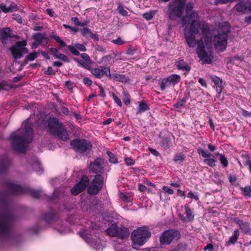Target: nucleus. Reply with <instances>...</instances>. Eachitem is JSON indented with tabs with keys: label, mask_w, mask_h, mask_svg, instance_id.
<instances>
[{
	"label": "nucleus",
	"mask_w": 251,
	"mask_h": 251,
	"mask_svg": "<svg viewBox=\"0 0 251 251\" xmlns=\"http://www.w3.org/2000/svg\"><path fill=\"white\" fill-rule=\"evenodd\" d=\"M72 21L74 22L75 25H82V26H83V25H84L83 24H81L79 22V21L77 17H73L72 18Z\"/></svg>",
	"instance_id": "nucleus-59"
},
{
	"label": "nucleus",
	"mask_w": 251,
	"mask_h": 251,
	"mask_svg": "<svg viewBox=\"0 0 251 251\" xmlns=\"http://www.w3.org/2000/svg\"><path fill=\"white\" fill-rule=\"evenodd\" d=\"M188 197L191 199H195L196 201H198L199 200V197L198 195L193 193L192 192H190L188 194Z\"/></svg>",
	"instance_id": "nucleus-61"
},
{
	"label": "nucleus",
	"mask_w": 251,
	"mask_h": 251,
	"mask_svg": "<svg viewBox=\"0 0 251 251\" xmlns=\"http://www.w3.org/2000/svg\"><path fill=\"white\" fill-rule=\"evenodd\" d=\"M37 57V54L36 51H33L32 52L30 53L27 56V59L29 61H33L35 58H36Z\"/></svg>",
	"instance_id": "nucleus-47"
},
{
	"label": "nucleus",
	"mask_w": 251,
	"mask_h": 251,
	"mask_svg": "<svg viewBox=\"0 0 251 251\" xmlns=\"http://www.w3.org/2000/svg\"><path fill=\"white\" fill-rule=\"evenodd\" d=\"M103 161L100 158H97L94 161L91 162L89 165L90 171L94 174L101 173L103 168L102 166Z\"/></svg>",
	"instance_id": "nucleus-16"
},
{
	"label": "nucleus",
	"mask_w": 251,
	"mask_h": 251,
	"mask_svg": "<svg viewBox=\"0 0 251 251\" xmlns=\"http://www.w3.org/2000/svg\"><path fill=\"white\" fill-rule=\"evenodd\" d=\"M50 36L51 38L54 39L56 42L59 43L61 47H64L66 46V44L65 42L61 40V39L58 36L50 35Z\"/></svg>",
	"instance_id": "nucleus-32"
},
{
	"label": "nucleus",
	"mask_w": 251,
	"mask_h": 251,
	"mask_svg": "<svg viewBox=\"0 0 251 251\" xmlns=\"http://www.w3.org/2000/svg\"><path fill=\"white\" fill-rule=\"evenodd\" d=\"M75 47L77 48V50L78 51L79 50L81 51H86V48L84 46V45H83V44H81L79 43H75Z\"/></svg>",
	"instance_id": "nucleus-48"
},
{
	"label": "nucleus",
	"mask_w": 251,
	"mask_h": 251,
	"mask_svg": "<svg viewBox=\"0 0 251 251\" xmlns=\"http://www.w3.org/2000/svg\"><path fill=\"white\" fill-rule=\"evenodd\" d=\"M184 36L188 46L194 48L203 64H211L213 59L211 30L209 25L203 21L193 20L190 28L184 30Z\"/></svg>",
	"instance_id": "nucleus-1"
},
{
	"label": "nucleus",
	"mask_w": 251,
	"mask_h": 251,
	"mask_svg": "<svg viewBox=\"0 0 251 251\" xmlns=\"http://www.w3.org/2000/svg\"><path fill=\"white\" fill-rule=\"evenodd\" d=\"M185 5L174 0L171 1L168 4L167 14L169 18L171 20H175L177 18H182V15L185 9Z\"/></svg>",
	"instance_id": "nucleus-7"
},
{
	"label": "nucleus",
	"mask_w": 251,
	"mask_h": 251,
	"mask_svg": "<svg viewBox=\"0 0 251 251\" xmlns=\"http://www.w3.org/2000/svg\"><path fill=\"white\" fill-rule=\"evenodd\" d=\"M169 84V82L168 81L166 78H164L161 80L160 82V90L162 91H163L165 90L167 86H168Z\"/></svg>",
	"instance_id": "nucleus-37"
},
{
	"label": "nucleus",
	"mask_w": 251,
	"mask_h": 251,
	"mask_svg": "<svg viewBox=\"0 0 251 251\" xmlns=\"http://www.w3.org/2000/svg\"><path fill=\"white\" fill-rule=\"evenodd\" d=\"M218 155L220 156V160L223 167L226 168L228 165V161L226 157L222 154L218 153Z\"/></svg>",
	"instance_id": "nucleus-33"
},
{
	"label": "nucleus",
	"mask_w": 251,
	"mask_h": 251,
	"mask_svg": "<svg viewBox=\"0 0 251 251\" xmlns=\"http://www.w3.org/2000/svg\"><path fill=\"white\" fill-rule=\"evenodd\" d=\"M33 168L36 171H40L43 170L42 165L39 163H37L34 165Z\"/></svg>",
	"instance_id": "nucleus-62"
},
{
	"label": "nucleus",
	"mask_w": 251,
	"mask_h": 251,
	"mask_svg": "<svg viewBox=\"0 0 251 251\" xmlns=\"http://www.w3.org/2000/svg\"><path fill=\"white\" fill-rule=\"evenodd\" d=\"M136 50H137L136 49L133 48L131 47H129L127 50L126 53L127 54L133 55L135 53Z\"/></svg>",
	"instance_id": "nucleus-51"
},
{
	"label": "nucleus",
	"mask_w": 251,
	"mask_h": 251,
	"mask_svg": "<svg viewBox=\"0 0 251 251\" xmlns=\"http://www.w3.org/2000/svg\"><path fill=\"white\" fill-rule=\"evenodd\" d=\"M106 233L112 237H117L122 239H124L128 237L129 230L124 226L118 227L116 224H112L111 226L105 230Z\"/></svg>",
	"instance_id": "nucleus-9"
},
{
	"label": "nucleus",
	"mask_w": 251,
	"mask_h": 251,
	"mask_svg": "<svg viewBox=\"0 0 251 251\" xmlns=\"http://www.w3.org/2000/svg\"><path fill=\"white\" fill-rule=\"evenodd\" d=\"M110 67H103L100 68H91L89 70L91 74L97 78L100 79L104 75L108 76V75L109 74Z\"/></svg>",
	"instance_id": "nucleus-17"
},
{
	"label": "nucleus",
	"mask_w": 251,
	"mask_h": 251,
	"mask_svg": "<svg viewBox=\"0 0 251 251\" xmlns=\"http://www.w3.org/2000/svg\"><path fill=\"white\" fill-rule=\"evenodd\" d=\"M240 232L238 229H236L234 230V234L230 237L229 240L226 242V246H229L231 244H235L239 236Z\"/></svg>",
	"instance_id": "nucleus-22"
},
{
	"label": "nucleus",
	"mask_w": 251,
	"mask_h": 251,
	"mask_svg": "<svg viewBox=\"0 0 251 251\" xmlns=\"http://www.w3.org/2000/svg\"><path fill=\"white\" fill-rule=\"evenodd\" d=\"M113 99L115 101V102L120 107L122 105V103L120 100V99L115 94H112Z\"/></svg>",
	"instance_id": "nucleus-57"
},
{
	"label": "nucleus",
	"mask_w": 251,
	"mask_h": 251,
	"mask_svg": "<svg viewBox=\"0 0 251 251\" xmlns=\"http://www.w3.org/2000/svg\"><path fill=\"white\" fill-rule=\"evenodd\" d=\"M89 37L94 39L96 41H98L100 40L99 36L96 34H94L92 31L90 34Z\"/></svg>",
	"instance_id": "nucleus-63"
},
{
	"label": "nucleus",
	"mask_w": 251,
	"mask_h": 251,
	"mask_svg": "<svg viewBox=\"0 0 251 251\" xmlns=\"http://www.w3.org/2000/svg\"><path fill=\"white\" fill-rule=\"evenodd\" d=\"M203 162L210 167H214L216 166V161L213 158L204 159Z\"/></svg>",
	"instance_id": "nucleus-41"
},
{
	"label": "nucleus",
	"mask_w": 251,
	"mask_h": 251,
	"mask_svg": "<svg viewBox=\"0 0 251 251\" xmlns=\"http://www.w3.org/2000/svg\"><path fill=\"white\" fill-rule=\"evenodd\" d=\"M6 185L9 195L28 193L34 198H39L42 196V193L40 191L24 187L11 181L7 182Z\"/></svg>",
	"instance_id": "nucleus-6"
},
{
	"label": "nucleus",
	"mask_w": 251,
	"mask_h": 251,
	"mask_svg": "<svg viewBox=\"0 0 251 251\" xmlns=\"http://www.w3.org/2000/svg\"><path fill=\"white\" fill-rule=\"evenodd\" d=\"M75 60L80 65L84 67L85 69L90 70L91 69L90 64L91 62H87L85 61L75 58Z\"/></svg>",
	"instance_id": "nucleus-28"
},
{
	"label": "nucleus",
	"mask_w": 251,
	"mask_h": 251,
	"mask_svg": "<svg viewBox=\"0 0 251 251\" xmlns=\"http://www.w3.org/2000/svg\"><path fill=\"white\" fill-rule=\"evenodd\" d=\"M233 220L239 226L240 229L244 233L251 234V228L248 222H244L238 218H234Z\"/></svg>",
	"instance_id": "nucleus-18"
},
{
	"label": "nucleus",
	"mask_w": 251,
	"mask_h": 251,
	"mask_svg": "<svg viewBox=\"0 0 251 251\" xmlns=\"http://www.w3.org/2000/svg\"><path fill=\"white\" fill-rule=\"evenodd\" d=\"M214 250V249L213 246L211 244H208L207 246L204 248V251L208 250V251H213Z\"/></svg>",
	"instance_id": "nucleus-64"
},
{
	"label": "nucleus",
	"mask_w": 251,
	"mask_h": 251,
	"mask_svg": "<svg viewBox=\"0 0 251 251\" xmlns=\"http://www.w3.org/2000/svg\"><path fill=\"white\" fill-rule=\"evenodd\" d=\"M234 10L241 14L251 12V2L249 0H244L236 4L234 7Z\"/></svg>",
	"instance_id": "nucleus-15"
},
{
	"label": "nucleus",
	"mask_w": 251,
	"mask_h": 251,
	"mask_svg": "<svg viewBox=\"0 0 251 251\" xmlns=\"http://www.w3.org/2000/svg\"><path fill=\"white\" fill-rule=\"evenodd\" d=\"M186 102V98H183L182 99L178 100L176 103L174 105V107L176 108H180Z\"/></svg>",
	"instance_id": "nucleus-40"
},
{
	"label": "nucleus",
	"mask_w": 251,
	"mask_h": 251,
	"mask_svg": "<svg viewBox=\"0 0 251 251\" xmlns=\"http://www.w3.org/2000/svg\"><path fill=\"white\" fill-rule=\"evenodd\" d=\"M45 73L48 75H54L55 72L53 70L51 67H48L46 71H45Z\"/></svg>",
	"instance_id": "nucleus-55"
},
{
	"label": "nucleus",
	"mask_w": 251,
	"mask_h": 251,
	"mask_svg": "<svg viewBox=\"0 0 251 251\" xmlns=\"http://www.w3.org/2000/svg\"><path fill=\"white\" fill-rule=\"evenodd\" d=\"M169 83H172L173 85L177 84L180 80V76L178 75L173 74L166 77Z\"/></svg>",
	"instance_id": "nucleus-24"
},
{
	"label": "nucleus",
	"mask_w": 251,
	"mask_h": 251,
	"mask_svg": "<svg viewBox=\"0 0 251 251\" xmlns=\"http://www.w3.org/2000/svg\"><path fill=\"white\" fill-rule=\"evenodd\" d=\"M184 208L185 210V213L187 219L190 221H192L194 219V215L193 214L192 210L188 204H186L184 205Z\"/></svg>",
	"instance_id": "nucleus-25"
},
{
	"label": "nucleus",
	"mask_w": 251,
	"mask_h": 251,
	"mask_svg": "<svg viewBox=\"0 0 251 251\" xmlns=\"http://www.w3.org/2000/svg\"><path fill=\"white\" fill-rule=\"evenodd\" d=\"M80 56L84 61H85L87 62H91V58L87 54L83 53L80 54Z\"/></svg>",
	"instance_id": "nucleus-50"
},
{
	"label": "nucleus",
	"mask_w": 251,
	"mask_h": 251,
	"mask_svg": "<svg viewBox=\"0 0 251 251\" xmlns=\"http://www.w3.org/2000/svg\"><path fill=\"white\" fill-rule=\"evenodd\" d=\"M70 145L76 151L81 153L89 151L92 147L91 143L85 139L73 140Z\"/></svg>",
	"instance_id": "nucleus-11"
},
{
	"label": "nucleus",
	"mask_w": 251,
	"mask_h": 251,
	"mask_svg": "<svg viewBox=\"0 0 251 251\" xmlns=\"http://www.w3.org/2000/svg\"><path fill=\"white\" fill-rule=\"evenodd\" d=\"M67 49L74 55L77 56L80 54V53L79 51L77 50V48L75 47V45L74 46L72 45H69L67 46Z\"/></svg>",
	"instance_id": "nucleus-36"
},
{
	"label": "nucleus",
	"mask_w": 251,
	"mask_h": 251,
	"mask_svg": "<svg viewBox=\"0 0 251 251\" xmlns=\"http://www.w3.org/2000/svg\"><path fill=\"white\" fill-rule=\"evenodd\" d=\"M120 197L123 201L126 202H128L130 201V198L126 194L123 193L120 194Z\"/></svg>",
	"instance_id": "nucleus-45"
},
{
	"label": "nucleus",
	"mask_w": 251,
	"mask_h": 251,
	"mask_svg": "<svg viewBox=\"0 0 251 251\" xmlns=\"http://www.w3.org/2000/svg\"><path fill=\"white\" fill-rule=\"evenodd\" d=\"M33 39L38 43V44L46 46L49 42L48 38L45 37L41 33H35L33 35Z\"/></svg>",
	"instance_id": "nucleus-19"
},
{
	"label": "nucleus",
	"mask_w": 251,
	"mask_h": 251,
	"mask_svg": "<svg viewBox=\"0 0 251 251\" xmlns=\"http://www.w3.org/2000/svg\"><path fill=\"white\" fill-rule=\"evenodd\" d=\"M123 93H124V95L125 96V98L124 99V103L126 105H127L129 104L130 102V100L128 98L129 95L128 94H126V93L125 91L123 92Z\"/></svg>",
	"instance_id": "nucleus-60"
},
{
	"label": "nucleus",
	"mask_w": 251,
	"mask_h": 251,
	"mask_svg": "<svg viewBox=\"0 0 251 251\" xmlns=\"http://www.w3.org/2000/svg\"><path fill=\"white\" fill-rule=\"evenodd\" d=\"M50 51L51 52V53L53 55V56L56 58H57L58 53H59L58 50L54 48H50Z\"/></svg>",
	"instance_id": "nucleus-54"
},
{
	"label": "nucleus",
	"mask_w": 251,
	"mask_h": 251,
	"mask_svg": "<svg viewBox=\"0 0 251 251\" xmlns=\"http://www.w3.org/2000/svg\"><path fill=\"white\" fill-rule=\"evenodd\" d=\"M151 234L149 228L145 226L133 230L131 235L132 247L136 249L143 245L146 242V239L151 236Z\"/></svg>",
	"instance_id": "nucleus-5"
},
{
	"label": "nucleus",
	"mask_w": 251,
	"mask_h": 251,
	"mask_svg": "<svg viewBox=\"0 0 251 251\" xmlns=\"http://www.w3.org/2000/svg\"><path fill=\"white\" fill-rule=\"evenodd\" d=\"M125 161L127 166L133 165L134 164V160L131 157H126Z\"/></svg>",
	"instance_id": "nucleus-52"
},
{
	"label": "nucleus",
	"mask_w": 251,
	"mask_h": 251,
	"mask_svg": "<svg viewBox=\"0 0 251 251\" xmlns=\"http://www.w3.org/2000/svg\"><path fill=\"white\" fill-rule=\"evenodd\" d=\"M185 155L183 153L176 154L174 156V160L175 161H183L185 159Z\"/></svg>",
	"instance_id": "nucleus-42"
},
{
	"label": "nucleus",
	"mask_w": 251,
	"mask_h": 251,
	"mask_svg": "<svg viewBox=\"0 0 251 251\" xmlns=\"http://www.w3.org/2000/svg\"><path fill=\"white\" fill-rule=\"evenodd\" d=\"M1 36L2 38L5 40L11 38V35L10 34V29L9 28H4L2 30V32L1 33Z\"/></svg>",
	"instance_id": "nucleus-30"
},
{
	"label": "nucleus",
	"mask_w": 251,
	"mask_h": 251,
	"mask_svg": "<svg viewBox=\"0 0 251 251\" xmlns=\"http://www.w3.org/2000/svg\"><path fill=\"white\" fill-rule=\"evenodd\" d=\"M241 191L244 193L243 195L245 197H251V187L249 186L245 187H241Z\"/></svg>",
	"instance_id": "nucleus-29"
},
{
	"label": "nucleus",
	"mask_w": 251,
	"mask_h": 251,
	"mask_svg": "<svg viewBox=\"0 0 251 251\" xmlns=\"http://www.w3.org/2000/svg\"><path fill=\"white\" fill-rule=\"evenodd\" d=\"M179 232L176 229H168L160 236V245H170L173 241L177 240L180 237Z\"/></svg>",
	"instance_id": "nucleus-10"
},
{
	"label": "nucleus",
	"mask_w": 251,
	"mask_h": 251,
	"mask_svg": "<svg viewBox=\"0 0 251 251\" xmlns=\"http://www.w3.org/2000/svg\"><path fill=\"white\" fill-rule=\"evenodd\" d=\"M89 183V179L86 176H83L80 180L72 189L71 193L73 195H77L85 189Z\"/></svg>",
	"instance_id": "nucleus-14"
},
{
	"label": "nucleus",
	"mask_w": 251,
	"mask_h": 251,
	"mask_svg": "<svg viewBox=\"0 0 251 251\" xmlns=\"http://www.w3.org/2000/svg\"><path fill=\"white\" fill-rule=\"evenodd\" d=\"M149 109V106L145 102L141 101L139 102L138 111V113H141Z\"/></svg>",
	"instance_id": "nucleus-27"
},
{
	"label": "nucleus",
	"mask_w": 251,
	"mask_h": 251,
	"mask_svg": "<svg viewBox=\"0 0 251 251\" xmlns=\"http://www.w3.org/2000/svg\"><path fill=\"white\" fill-rule=\"evenodd\" d=\"M163 190H164L165 193H168V194L170 195H172L174 193V191L172 189L166 186H163Z\"/></svg>",
	"instance_id": "nucleus-53"
},
{
	"label": "nucleus",
	"mask_w": 251,
	"mask_h": 251,
	"mask_svg": "<svg viewBox=\"0 0 251 251\" xmlns=\"http://www.w3.org/2000/svg\"><path fill=\"white\" fill-rule=\"evenodd\" d=\"M230 25L228 23L225 22L220 26L219 33L214 37L215 48L219 51L226 50L228 39V33L230 32Z\"/></svg>",
	"instance_id": "nucleus-3"
},
{
	"label": "nucleus",
	"mask_w": 251,
	"mask_h": 251,
	"mask_svg": "<svg viewBox=\"0 0 251 251\" xmlns=\"http://www.w3.org/2000/svg\"><path fill=\"white\" fill-rule=\"evenodd\" d=\"M211 78L214 83L216 91L219 94V96H220L222 92V80L215 75L212 76Z\"/></svg>",
	"instance_id": "nucleus-20"
},
{
	"label": "nucleus",
	"mask_w": 251,
	"mask_h": 251,
	"mask_svg": "<svg viewBox=\"0 0 251 251\" xmlns=\"http://www.w3.org/2000/svg\"><path fill=\"white\" fill-rule=\"evenodd\" d=\"M242 157L243 159V164L244 165H248L249 167L251 165V160L249 154H242Z\"/></svg>",
	"instance_id": "nucleus-35"
},
{
	"label": "nucleus",
	"mask_w": 251,
	"mask_h": 251,
	"mask_svg": "<svg viewBox=\"0 0 251 251\" xmlns=\"http://www.w3.org/2000/svg\"><path fill=\"white\" fill-rule=\"evenodd\" d=\"M54 217V214L53 213H50L48 214H46L44 217V220L47 222H50L53 220V218Z\"/></svg>",
	"instance_id": "nucleus-46"
},
{
	"label": "nucleus",
	"mask_w": 251,
	"mask_h": 251,
	"mask_svg": "<svg viewBox=\"0 0 251 251\" xmlns=\"http://www.w3.org/2000/svg\"><path fill=\"white\" fill-rule=\"evenodd\" d=\"M108 77L110 79L120 82H126L127 80L126 77L124 75L117 74H111L110 70H109V74L108 75Z\"/></svg>",
	"instance_id": "nucleus-21"
},
{
	"label": "nucleus",
	"mask_w": 251,
	"mask_h": 251,
	"mask_svg": "<svg viewBox=\"0 0 251 251\" xmlns=\"http://www.w3.org/2000/svg\"><path fill=\"white\" fill-rule=\"evenodd\" d=\"M56 58L60 59V60L65 62H69L70 61L69 59L68 56H67L66 55L59 53H58V55L57 56Z\"/></svg>",
	"instance_id": "nucleus-44"
},
{
	"label": "nucleus",
	"mask_w": 251,
	"mask_h": 251,
	"mask_svg": "<svg viewBox=\"0 0 251 251\" xmlns=\"http://www.w3.org/2000/svg\"><path fill=\"white\" fill-rule=\"evenodd\" d=\"M13 221L12 215L8 212L0 213V235H7Z\"/></svg>",
	"instance_id": "nucleus-8"
},
{
	"label": "nucleus",
	"mask_w": 251,
	"mask_h": 251,
	"mask_svg": "<svg viewBox=\"0 0 251 251\" xmlns=\"http://www.w3.org/2000/svg\"><path fill=\"white\" fill-rule=\"evenodd\" d=\"M177 69L179 70H185L189 71L191 67L183 59L179 60L176 64Z\"/></svg>",
	"instance_id": "nucleus-23"
},
{
	"label": "nucleus",
	"mask_w": 251,
	"mask_h": 251,
	"mask_svg": "<svg viewBox=\"0 0 251 251\" xmlns=\"http://www.w3.org/2000/svg\"><path fill=\"white\" fill-rule=\"evenodd\" d=\"M26 44V43L25 41L23 42H18L16 46L11 48L12 55L15 59L21 58L24 54L28 52V50L24 47Z\"/></svg>",
	"instance_id": "nucleus-13"
},
{
	"label": "nucleus",
	"mask_w": 251,
	"mask_h": 251,
	"mask_svg": "<svg viewBox=\"0 0 251 251\" xmlns=\"http://www.w3.org/2000/svg\"><path fill=\"white\" fill-rule=\"evenodd\" d=\"M0 8L1 10L4 12V13H7L9 12L12 11L13 9H16V6L14 5L11 4L8 7H6L5 5L4 4H1L0 5Z\"/></svg>",
	"instance_id": "nucleus-31"
},
{
	"label": "nucleus",
	"mask_w": 251,
	"mask_h": 251,
	"mask_svg": "<svg viewBox=\"0 0 251 251\" xmlns=\"http://www.w3.org/2000/svg\"><path fill=\"white\" fill-rule=\"evenodd\" d=\"M27 119L25 122V133L21 135L13 133L11 135L12 146L14 150L18 152H25L26 150V144L31 142L33 129L32 124Z\"/></svg>",
	"instance_id": "nucleus-2"
},
{
	"label": "nucleus",
	"mask_w": 251,
	"mask_h": 251,
	"mask_svg": "<svg viewBox=\"0 0 251 251\" xmlns=\"http://www.w3.org/2000/svg\"><path fill=\"white\" fill-rule=\"evenodd\" d=\"M107 154L108 155L109 157V161L111 163L115 164L117 163V159L116 156L110 151H107Z\"/></svg>",
	"instance_id": "nucleus-38"
},
{
	"label": "nucleus",
	"mask_w": 251,
	"mask_h": 251,
	"mask_svg": "<svg viewBox=\"0 0 251 251\" xmlns=\"http://www.w3.org/2000/svg\"><path fill=\"white\" fill-rule=\"evenodd\" d=\"M157 12V10H150L148 12L144 13L143 14V17L148 21L151 20Z\"/></svg>",
	"instance_id": "nucleus-26"
},
{
	"label": "nucleus",
	"mask_w": 251,
	"mask_h": 251,
	"mask_svg": "<svg viewBox=\"0 0 251 251\" xmlns=\"http://www.w3.org/2000/svg\"><path fill=\"white\" fill-rule=\"evenodd\" d=\"M48 127L50 133L62 141L69 139V136L65 126L55 118H50L48 121Z\"/></svg>",
	"instance_id": "nucleus-4"
},
{
	"label": "nucleus",
	"mask_w": 251,
	"mask_h": 251,
	"mask_svg": "<svg viewBox=\"0 0 251 251\" xmlns=\"http://www.w3.org/2000/svg\"><path fill=\"white\" fill-rule=\"evenodd\" d=\"M198 152L204 158L209 157L211 156V154L210 153L205 151L201 148H200L198 150Z\"/></svg>",
	"instance_id": "nucleus-39"
},
{
	"label": "nucleus",
	"mask_w": 251,
	"mask_h": 251,
	"mask_svg": "<svg viewBox=\"0 0 251 251\" xmlns=\"http://www.w3.org/2000/svg\"><path fill=\"white\" fill-rule=\"evenodd\" d=\"M113 58V57L111 55H107L103 56L101 60L102 61L105 62H109L111 59Z\"/></svg>",
	"instance_id": "nucleus-58"
},
{
	"label": "nucleus",
	"mask_w": 251,
	"mask_h": 251,
	"mask_svg": "<svg viewBox=\"0 0 251 251\" xmlns=\"http://www.w3.org/2000/svg\"><path fill=\"white\" fill-rule=\"evenodd\" d=\"M83 82L85 84L89 86H91L93 83L92 80L88 77H84L83 79Z\"/></svg>",
	"instance_id": "nucleus-56"
},
{
	"label": "nucleus",
	"mask_w": 251,
	"mask_h": 251,
	"mask_svg": "<svg viewBox=\"0 0 251 251\" xmlns=\"http://www.w3.org/2000/svg\"><path fill=\"white\" fill-rule=\"evenodd\" d=\"M79 234L86 242H89L90 241L91 235L87 234L85 231H80Z\"/></svg>",
	"instance_id": "nucleus-34"
},
{
	"label": "nucleus",
	"mask_w": 251,
	"mask_h": 251,
	"mask_svg": "<svg viewBox=\"0 0 251 251\" xmlns=\"http://www.w3.org/2000/svg\"><path fill=\"white\" fill-rule=\"evenodd\" d=\"M112 43L114 44L122 45L125 44V42L120 37H118L117 39L115 40H113L112 41Z\"/></svg>",
	"instance_id": "nucleus-49"
},
{
	"label": "nucleus",
	"mask_w": 251,
	"mask_h": 251,
	"mask_svg": "<svg viewBox=\"0 0 251 251\" xmlns=\"http://www.w3.org/2000/svg\"><path fill=\"white\" fill-rule=\"evenodd\" d=\"M81 34L84 36L89 37L91 31L87 27H84L80 30Z\"/></svg>",
	"instance_id": "nucleus-43"
},
{
	"label": "nucleus",
	"mask_w": 251,
	"mask_h": 251,
	"mask_svg": "<svg viewBox=\"0 0 251 251\" xmlns=\"http://www.w3.org/2000/svg\"><path fill=\"white\" fill-rule=\"evenodd\" d=\"M103 184V176L100 174L96 175L88 187V194L93 195H97L102 189Z\"/></svg>",
	"instance_id": "nucleus-12"
}]
</instances>
